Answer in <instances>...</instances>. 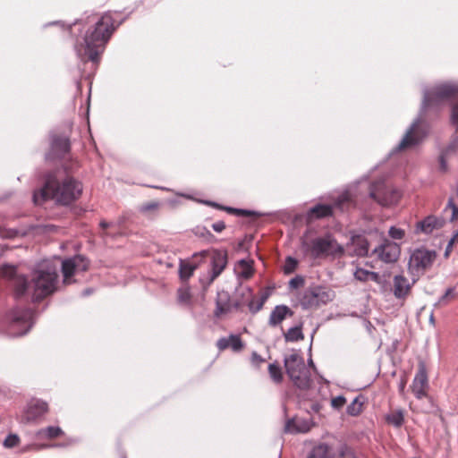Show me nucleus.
<instances>
[{"mask_svg": "<svg viewBox=\"0 0 458 458\" xmlns=\"http://www.w3.org/2000/svg\"><path fill=\"white\" fill-rule=\"evenodd\" d=\"M119 12H106L103 14L92 13L75 20L64 26L73 40V49L78 58L84 64L90 62L95 69L98 66L102 54L114 31L128 18L118 19Z\"/></svg>", "mask_w": 458, "mask_h": 458, "instance_id": "nucleus-1", "label": "nucleus"}, {"mask_svg": "<svg viewBox=\"0 0 458 458\" xmlns=\"http://www.w3.org/2000/svg\"><path fill=\"white\" fill-rule=\"evenodd\" d=\"M0 273L13 280V293L16 301L30 300L38 303L57 289L58 274L54 265L40 267L34 271L30 280L24 275H17V267L13 265H3Z\"/></svg>", "mask_w": 458, "mask_h": 458, "instance_id": "nucleus-2", "label": "nucleus"}, {"mask_svg": "<svg viewBox=\"0 0 458 458\" xmlns=\"http://www.w3.org/2000/svg\"><path fill=\"white\" fill-rule=\"evenodd\" d=\"M458 96V85L443 83L426 89L420 111V116L414 120L406 131L404 137L396 146L395 151H401L407 148L420 144L425 133L420 134L418 127L422 121V116L429 109L439 111L445 102L450 101Z\"/></svg>", "mask_w": 458, "mask_h": 458, "instance_id": "nucleus-3", "label": "nucleus"}, {"mask_svg": "<svg viewBox=\"0 0 458 458\" xmlns=\"http://www.w3.org/2000/svg\"><path fill=\"white\" fill-rule=\"evenodd\" d=\"M63 180L57 177L56 173L49 172L45 175L41 196L44 200L53 199L57 205L69 206L76 201L82 194V183L68 174Z\"/></svg>", "mask_w": 458, "mask_h": 458, "instance_id": "nucleus-4", "label": "nucleus"}, {"mask_svg": "<svg viewBox=\"0 0 458 458\" xmlns=\"http://www.w3.org/2000/svg\"><path fill=\"white\" fill-rule=\"evenodd\" d=\"M285 372L293 386L300 390H309L312 386L310 369L305 365L303 357L298 351L293 350L284 359Z\"/></svg>", "mask_w": 458, "mask_h": 458, "instance_id": "nucleus-5", "label": "nucleus"}, {"mask_svg": "<svg viewBox=\"0 0 458 458\" xmlns=\"http://www.w3.org/2000/svg\"><path fill=\"white\" fill-rule=\"evenodd\" d=\"M33 311L29 307H15L4 316V323L9 335L21 336L29 332L32 327Z\"/></svg>", "mask_w": 458, "mask_h": 458, "instance_id": "nucleus-6", "label": "nucleus"}, {"mask_svg": "<svg viewBox=\"0 0 458 458\" xmlns=\"http://www.w3.org/2000/svg\"><path fill=\"white\" fill-rule=\"evenodd\" d=\"M377 241L371 249L370 257L386 264L395 263L401 255L400 244L389 240L382 231L375 233Z\"/></svg>", "mask_w": 458, "mask_h": 458, "instance_id": "nucleus-7", "label": "nucleus"}, {"mask_svg": "<svg viewBox=\"0 0 458 458\" xmlns=\"http://www.w3.org/2000/svg\"><path fill=\"white\" fill-rule=\"evenodd\" d=\"M378 229L374 228L364 231L361 233H352L350 242L345 244V255L367 257L370 256L371 249L377 241L375 233H378Z\"/></svg>", "mask_w": 458, "mask_h": 458, "instance_id": "nucleus-8", "label": "nucleus"}, {"mask_svg": "<svg viewBox=\"0 0 458 458\" xmlns=\"http://www.w3.org/2000/svg\"><path fill=\"white\" fill-rule=\"evenodd\" d=\"M49 149L45 155L47 161L61 160L71 151L70 135L63 131L49 133Z\"/></svg>", "mask_w": 458, "mask_h": 458, "instance_id": "nucleus-9", "label": "nucleus"}, {"mask_svg": "<svg viewBox=\"0 0 458 458\" xmlns=\"http://www.w3.org/2000/svg\"><path fill=\"white\" fill-rule=\"evenodd\" d=\"M437 252L424 247L416 248L410 255L408 269L411 275L424 273L430 268L436 260Z\"/></svg>", "mask_w": 458, "mask_h": 458, "instance_id": "nucleus-10", "label": "nucleus"}, {"mask_svg": "<svg viewBox=\"0 0 458 458\" xmlns=\"http://www.w3.org/2000/svg\"><path fill=\"white\" fill-rule=\"evenodd\" d=\"M369 197L382 207H390L398 203L401 193L383 182H374L369 187Z\"/></svg>", "mask_w": 458, "mask_h": 458, "instance_id": "nucleus-11", "label": "nucleus"}, {"mask_svg": "<svg viewBox=\"0 0 458 458\" xmlns=\"http://www.w3.org/2000/svg\"><path fill=\"white\" fill-rule=\"evenodd\" d=\"M310 252L312 257L318 258L323 254L344 252V247L338 244L331 234H327L312 240Z\"/></svg>", "mask_w": 458, "mask_h": 458, "instance_id": "nucleus-12", "label": "nucleus"}, {"mask_svg": "<svg viewBox=\"0 0 458 458\" xmlns=\"http://www.w3.org/2000/svg\"><path fill=\"white\" fill-rule=\"evenodd\" d=\"M329 301V294L320 286L306 289L300 299V304L304 310L317 308Z\"/></svg>", "mask_w": 458, "mask_h": 458, "instance_id": "nucleus-13", "label": "nucleus"}, {"mask_svg": "<svg viewBox=\"0 0 458 458\" xmlns=\"http://www.w3.org/2000/svg\"><path fill=\"white\" fill-rule=\"evenodd\" d=\"M344 456V444L339 442L336 445L333 443L324 442L312 447L306 458H335L336 455Z\"/></svg>", "mask_w": 458, "mask_h": 458, "instance_id": "nucleus-14", "label": "nucleus"}, {"mask_svg": "<svg viewBox=\"0 0 458 458\" xmlns=\"http://www.w3.org/2000/svg\"><path fill=\"white\" fill-rule=\"evenodd\" d=\"M428 387V379L427 369L424 362H420L418 370L411 385V391L415 397L419 400L423 399L428 395L427 389Z\"/></svg>", "mask_w": 458, "mask_h": 458, "instance_id": "nucleus-15", "label": "nucleus"}, {"mask_svg": "<svg viewBox=\"0 0 458 458\" xmlns=\"http://www.w3.org/2000/svg\"><path fill=\"white\" fill-rule=\"evenodd\" d=\"M228 254L226 250H213L211 257V275L209 283L218 277L227 266Z\"/></svg>", "mask_w": 458, "mask_h": 458, "instance_id": "nucleus-16", "label": "nucleus"}, {"mask_svg": "<svg viewBox=\"0 0 458 458\" xmlns=\"http://www.w3.org/2000/svg\"><path fill=\"white\" fill-rule=\"evenodd\" d=\"M48 411V403L42 400L31 401L25 411L24 418L27 422H36Z\"/></svg>", "mask_w": 458, "mask_h": 458, "instance_id": "nucleus-17", "label": "nucleus"}, {"mask_svg": "<svg viewBox=\"0 0 458 458\" xmlns=\"http://www.w3.org/2000/svg\"><path fill=\"white\" fill-rule=\"evenodd\" d=\"M233 305L234 310H242L244 306H248L250 311V306H255V296L250 287H245L235 291Z\"/></svg>", "mask_w": 458, "mask_h": 458, "instance_id": "nucleus-18", "label": "nucleus"}, {"mask_svg": "<svg viewBox=\"0 0 458 458\" xmlns=\"http://www.w3.org/2000/svg\"><path fill=\"white\" fill-rule=\"evenodd\" d=\"M444 225V218L430 215L416 223L415 233L428 235L432 233L434 230L442 228Z\"/></svg>", "mask_w": 458, "mask_h": 458, "instance_id": "nucleus-19", "label": "nucleus"}, {"mask_svg": "<svg viewBox=\"0 0 458 458\" xmlns=\"http://www.w3.org/2000/svg\"><path fill=\"white\" fill-rule=\"evenodd\" d=\"M233 299L226 291L218 292L216 298V309L214 317L219 318L221 316L230 313L233 310Z\"/></svg>", "mask_w": 458, "mask_h": 458, "instance_id": "nucleus-20", "label": "nucleus"}, {"mask_svg": "<svg viewBox=\"0 0 458 458\" xmlns=\"http://www.w3.org/2000/svg\"><path fill=\"white\" fill-rule=\"evenodd\" d=\"M415 281L410 283L403 275H396L393 279V293L395 298L404 300L411 290Z\"/></svg>", "mask_w": 458, "mask_h": 458, "instance_id": "nucleus-21", "label": "nucleus"}, {"mask_svg": "<svg viewBox=\"0 0 458 458\" xmlns=\"http://www.w3.org/2000/svg\"><path fill=\"white\" fill-rule=\"evenodd\" d=\"M334 208L330 204H316L307 211L306 220L312 223L317 219L330 217L333 216Z\"/></svg>", "mask_w": 458, "mask_h": 458, "instance_id": "nucleus-22", "label": "nucleus"}, {"mask_svg": "<svg viewBox=\"0 0 458 458\" xmlns=\"http://www.w3.org/2000/svg\"><path fill=\"white\" fill-rule=\"evenodd\" d=\"M293 311L286 305H276L270 313L268 325L276 327L280 325L287 317H293Z\"/></svg>", "mask_w": 458, "mask_h": 458, "instance_id": "nucleus-23", "label": "nucleus"}, {"mask_svg": "<svg viewBox=\"0 0 458 458\" xmlns=\"http://www.w3.org/2000/svg\"><path fill=\"white\" fill-rule=\"evenodd\" d=\"M216 347L220 351L231 348L233 352H240L243 349L244 344L239 335H230L228 338L222 337L218 339Z\"/></svg>", "mask_w": 458, "mask_h": 458, "instance_id": "nucleus-24", "label": "nucleus"}, {"mask_svg": "<svg viewBox=\"0 0 458 458\" xmlns=\"http://www.w3.org/2000/svg\"><path fill=\"white\" fill-rule=\"evenodd\" d=\"M310 429L309 421L296 417L287 420L284 425V432L290 434L306 433Z\"/></svg>", "mask_w": 458, "mask_h": 458, "instance_id": "nucleus-25", "label": "nucleus"}, {"mask_svg": "<svg viewBox=\"0 0 458 458\" xmlns=\"http://www.w3.org/2000/svg\"><path fill=\"white\" fill-rule=\"evenodd\" d=\"M368 403V397L362 394H359L350 404L345 408V413L350 416H359L362 413L365 404Z\"/></svg>", "mask_w": 458, "mask_h": 458, "instance_id": "nucleus-26", "label": "nucleus"}, {"mask_svg": "<svg viewBox=\"0 0 458 458\" xmlns=\"http://www.w3.org/2000/svg\"><path fill=\"white\" fill-rule=\"evenodd\" d=\"M75 260L73 259V257L65 259L62 262V273H63V283L64 284H71L74 281L72 280V276L75 275L76 271V265Z\"/></svg>", "mask_w": 458, "mask_h": 458, "instance_id": "nucleus-27", "label": "nucleus"}, {"mask_svg": "<svg viewBox=\"0 0 458 458\" xmlns=\"http://www.w3.org/2000/svg\"><path fill=\"white\" fill-rule=\"evenodd\" d=\"M386 422L396 428H401L404 423V411L402 409H396L385 417Z\"/></svg>", "mask_w": 458, "mask_h": 458, "instance_id": "nucleus-28", "label": "nucleus"}, {"mask_svg": "<svg viewBox=\"0 0 458 458\" xmlns=\"http://www.w3.org/2000/svg\"><path fill=\"white\" fill-rule=\"evenodd\" d=\"M192 232L197 237L202 239L208 243L213 244L218 242V239L205 226L198 225L192 230Z\"/></svg>", "mask_w": 458, "mask_h": 458, "instance_id": "nucleus-29", "label": "nucleus"}, {"mask_svg": "<svg viewBox=\"0 0 458 458\" xmlns=\"http://www.w3.org/2000/svg\"><path fill=\"white\" fill-rule=\"evenodd\" d=\"M274 289V286H267L262 290L259 300L257 301V303L255 302V306H250L251 314H256L263 309L265 302L271 296Z\"/></svg>", "mask_w": 458, "mask_h": 458, "instance_id": "nucleus-30", "label": "nucleus"}, {"mask_svg": "<svg viewBox=\"0 0 458 458\" xmlns=\"http://www.w3.org/2000/svg\"><path fill=\"white\" fill-rule=\"evenodd\" d=\"M223 210H225L228 214L234 215L237 216L258 218L262 216L261 213L257 212V211L243 209V208H236L227 207V206H224Z\"/></svg>", "mask_w": 458, "mask_h": 458, "instance_id": "nucleus-31", "label": "nucleus"}, {"mask_svg": "<svg viewBox=\"0 0 458 458\" xmlns=\"http://www.w3.org/2000/svg\"><path fill=\"white\" fill-rule=\"evenodd\" d=\"M198 265L191 264L189 262L180 261L179 276L182 281H187L197 269Z\"/></svg>", "mask_w": 458, "mask_h": 458, "instance_id": "nucleus-32", "label": "nucleus"}, {"mask_svg": "<svg viewBox=\"0 0 458 458\" xmlns=\"http://www.w3.org/2000/svg\"><path fill=\"white\" fill-rule=\"evenodd\" d=\"M284 336L286 342H298L303 340L304 335L301 331V324L289 328L287 332L284 334Z\"/></svg>", "mask_w": 458, "mask_h": 458, "instance_id": "nucleus-33", "label": "nucleus"}, {"mask_svg": "<svg viewBox=\"0 0 458 458\" xmlns=\"http://www.w3.org/2000/svg\"><path fill=\"white\" fill-rule=\"evenodd\" d=\"M269 377L276 384H281L284 377L280 365L276 361L268 365Z\"/></svg>", "mask_w": 458, "mask_h": 458, "instance_id": "nucleus-34", "label": "nucleus"}, {"mask_svg": "<svg viewBox=\"0 0 458 458\" xmlns=\"http://www.w3.org/2000/svg\"><path fill=\"white\" fill-rule=\"evenodd\" d=\"M238 265L242 268L241 276L244 279L250 278L254 274L253 260L241 259Z\"/></svg>", "mask_w": 458, "mask_h": 458, "instance_id": "nucleus-35", "label": "nucleus"}, {"mask_svg": "<svg viewBox=\"0 0 458 458\" xmlns=\"http://www.w3.org/2000/svg\"><path fill=\"white\" fill-rule=\"evenodd\" d=\"M73 259H76L75 265L77 272H86L89 268L90 262L85 256L75 255L73 256Z\"/></svg>", "mask_w": 458, "mask_h": 458, "instance_id": "nucleus-36", "label": "nucleus"}, {"mask_svg": "<svg viewBox=\"0 0 458 458\" xmlns=\"http://www.w3.org/2000/svg\"><path fill=\"white\" fill-rule=\"evenodd\" d=\"M41 432L44 433L46 437L48 439H54L64 434L63 429L57 426H48L42 429Z\"/></svg>", "mask_w": 458, "mask_h": 458, "instance_id": "nucleus-37", "label": "nucleus"}, {"mask_svg": "<svg viewBox=\"0 0 458 458\" xmlns=\"http://www.w3.org/2000/svg\"><path fill=\"white\" fill-rule=\"evenodd\" d=\"M160 208V203L158 201H150L143 203L140 208L139 211L142 214L147 213H157Z\"/></svg>", "mask_w": 458, "mask_h": 458, "instance_id": "nucleus-38", "label": "nucleus"}, {"mask_svg": "<svg viewBox=\"0 0 458 458\" xmlns=\"http://www.w3.org/2000/svg\"><path fill=\"white\" fill-rule=\"evenodd\" d=\"M298 266V260L293 257H287L284 265V273L290 275L295 271Z\"/></svg>", "mask_w": 458, "mask_h": 458, "instance_id": "nucleus-39", "label": "nucleus"}, {"mask_svg": "<svg viewBox=\"0 0 458 458\" xmlns=\"http://www.w3.org/2000/svg\"><path fill=\"white\" fill-rule=\"evenodd\" d=\"M19 444H20V437L16 434H9L4 441V446L6 448L15 447Z\"/></svg>", "mask_w": 458, "mask_h": 458, "instance_id": "nucleus-40", "label": "nucleus"}, {"mask_svg": "<svg viewBox=\"0 0 458 458\" xmlns=\"http://www.w3.org/2000/svg\"><path fill=\"white\" fill-rule=\"evenodd\" d=\"M369 273V270L357 267L353 271V276L358 281L368 282L369 281V277H368Z\"/></svg>", "mask_w": 458, "mask_h": 458, "instance_id": "nucleus-41", "label": "nucleus"}, {"mask_svg": "<svg viewBox=\"0 0 458 458\" xmlns=\"http://www.w3.org/2000/svg\"><path fill=\"white\" fill-rule=\"evenodd\" d=\"M388 235L393 240H402L405 236V232L402 228L396 226H391L388 231Z\"/></svg>", "mask_w": 458, "mask_h": 458, "instance_id": "nucleus-42", "label": "nucleus"}, {"mask_svg": "<svg viewBox=\"0 0 458 458\" xmlns=\"http://www.w3.org/2000/svg\"><path fill=\"white\" fill-rule=\"evenodd\" d=\"M450 208L452 210V216L450 217V221L453 222L458 219V207L455 205L454 198L450 197L448 199L445 209Z\"/></svg>", "mask_w": 458, "mask_h": 458, "instance_id": "nucleus-43", "label": "nucleus"}, {"mask_svg": "<svg viewBox=\"0 0 458 458\" xmlns=\"http://www.w3.org/2000/svg\"><path fill=\"white\" fill-rule=\"evenodd\" d=\"M191 299L189 289L180 288L178 290V301L180 303H190Z\"/></svg>", "mask_w": 458, "mask_h": 458, "instance_id": "nucleus-44", "label": "nucleus"}, {"mask_svg": "<svg viewBox=\"0 0 458 458\" xmlns=\"http://www.w3.org/2000/svg\"><path fill=\"white\" fill-rule=\"evenodd\" d=\"M408 383V377L405 374L402 375L398 383V393L402 398L406 397V385Z\"/></svg>", "mask_w": 458, "mask_h": 458, "instance_id": "nucleus-45", "label": "nucleus"}, {"mask_svg": "<svg viewBox=\"0 0 458 458\" xmlns=\"http://www.w3.org/2000/svg\"><path fill=\"white\" fill-rule=\"evenodd\" d=\"M305 280L301 276H296L289 281V286L293 289H297L304 285Z\"/></svg>", "mask_w": 458, "mask_h": 458, "instance_id": "nucleus-46", "label": "nucleus"}, {"mask_svg": "<svg viewBox=\"0 0 458 458\" xmlns=\"http://www.w3.org/2000/svg\"><path fill=\"white\" fill-rule=\"evenodd\" d=\"M450 122L454 126L458 128V102L454 104L452 106Z\"/></svg>", "mask_w": 458, "mask_h": 458, "instance_id": "nucleus-47", "label": "nucleus"}, {"mask_svg": "<svg viewBox=\"0 0 458 458\" xmlns=\"http://www.w3.org/2000/svg\"><path fill=\"white\" fill-rule=\"evenodd\" d=\"M458 241V231L454 232L453 237L450 239L449 242L447 243V246L445 248L444 256L445 258H448L450 253L452 252L454 244Z\"/></svg>", "mask_w": 458, "mask_h": 458, "instance_id": "nucleus-48", "label": "nucleus"}, {"mask_svg": "<svg viewBox=\"0 0 458 458\" xmlns=\"http://www.w3.org/2000/svg\"><path fill=\"white\" fill-rule=\"evenodd\" d=\"M250 361L254 367L259 368L265 362V359L262 358L257 352H252Z\"/></svg>", "mask_w": 458, "mask_h": 458, "instance_id": "nucleus-49", "label": "nucleus"}, {"mask_svg": "<svg viewBox=\"0 0 458 458\" xmlns=\"http://www.w3.org/2000/svg\"><path fill=\"white\" fill-rule=\"evenodd\" d=\"M331 405L333 408L337 409V410L344 407V395L341 394V395L332 398Z\"/></svg>", "mask_w": 458, "mask_h": 458, "instance_id": "nucleus-50", "label": "nucleus"}, {"mask_svg": "<svg viewBox=\"0 0 458 458\" xmlns=\"http://www.w3.org/2000/svg\"><path fill=\"white\" fill-rule=\"evenodd\" d=\"M226 227L224 221L220 220L212 225V228L216 233H221Z\"/></svg>", "mask_w": 458, "mask_h": 458, "instance_id": "nucleus-51", "label": "nucleus"}, {"mask_svg": "<svg viewBox=\"0 0 458 458\" xmlns=\"http://www.w3.org/2000/svg\"><path fill=\"white\" fill-rule=\"evenodd\" d=\"M368 277H369V281H372L377 284H381V276L377 272L369 271Z\"/></svg>", "mask_w": 458, "mask_h": 458, "instance_id": "nucleus-52", "label": "nucleus"}, {"mask_svg": "<svg viewBox=\"0 0 458 458\" xmlns=\"http://www.w3.org/2000/svg\"><path fill=\"white\" fill-rule=\"evenodd\" d=\"M204 203L209 207H212L214 208L220 209V210H223V208H224L223 205L216 203L215 201H211V200H206Z\"/></svg>", "mask_w": 458, "mask_h": 458, "instance_id": "nucleus-53", "label": "nucleus"}, {"mask_svg": "<svg viewBox=\"0 0 458 458\" xmlns=\"http://www.w3.org/2000/svg\"><path fill=\"white\" fill-rule=\"evenodd\" d=\"M439 161H440V168H441V170L445 172L447 166H446V162H445V157H444L443 155L440 156Z\"/></svg>", "mask_w": 458, "mask_h": 458, "instance_id": "nucleus-54", "label": "nucleus"}, {"mask_svg": "<svg viewBox=\"0 0 458 458\" xmlns=\"http://www.w3.org/2000/svg\"><path fill=\"white\" fill-rule=\"evenodd\" d=\"M344 455H345V458H357V456L354 454V453L351 449L347 448L346 446H345Z\"/></svg>", "mask_w": 458, "mask_h": 458, "instance_id": "nucleus-55", "label": "nucleus"}, {"mask_svg": "<svg viewBox=\"0 0 458 458\" xmlns=\"http://www.w3.org/2000/svg\"><path fill=\"white\" fill-rule=\"evenodd\" d=\"M99 226H100L102 229L106 230V229H107V228H109V227L113 226V224H112V223H108V222H106V221H105V220H102V221H100V223H99Z\"/></svg>", "mask_w": 458, "mask_h": 458, "instance_id": "nucleus-56", "label": "nucleus"}, {"mask_svg": "<svg viewBox=\"0 0 458 458\" xmlns=\"http://www.w3.org/2000/svg\"><path fill=\"white\" fill-rule=\"evenodd\" d=\"M453 289L452 288H448L445 292V293L441 297L440 299V301L445 300L449 294H451L453 293Z\"/></svg>", "mask_w": 458, "mask_h": 458, "instance_id": "nucleus-57", "label": "nucleus"}, {"mask_svg": "<svg viewBox=\"0 0 458 458\" xmlns=\"http://www.w3.org/2000/svg\"><path fill=\"white\" fill-rule=\"evenodd\" d=\"M119 456L120 458H127L126 452L123 448H120L119 450Z\"/></svg>", "mask_w": 458, "mask_h": 458, "instance_id": "nucleus-58", "label": "nucleus"}, {"mask_svg": "<svg viewBox=\"0 0 458 458\" xmlns=\"http://www.w3.org/2000/svg\"><path fill=\"white\" fill-rule=\"evenodd\" d=\"M207 254H208V251H207V250H202V251H201V252H199V253H195V254L193 255V257H196V256H198V255L206 256Z\"/></svg>", "mask_w": 458, "mask_h": 458, "instance_id": "nucleus-59", "label": "nucleus"}, {"mask_svg": "<svg viewBox=\"0 0 458 458\" xmlns=\"http://www.w3.org/2000/svg\"><path fill=\"white\" fill-rule=\"evenodd\" d=\"M76 86H77L78 91H81V84L80 81H76Z\"/></svg>", "mask_w": 458, "mask_h": 458, "instance_id": "nucleus-60", "label": "nucleus"}, {"mask_svg": "<svg viewBox=\"0 0 458 458\" xmlns=\"http://www.w3.org/2000/svg\"><path fill=\"white\" fill-rule=\"evenodd\" d=\"M344 201V194L338 196V204L341 205V203Z\"/></svg>", "mask_w": 458, "mask_h": 458, "instance_id": "nucleus-61", "label": "nucleus"}, {"mask_svg": "<svg viewBox=\"0 0 458 458\" xmlns=\"http://www.w3.org/2000/svg\"><path fill=\"white\" fill-rule=\"evenodd\" d=\"M308 364H309V366H310V367H312L314 369H316V367H315V365H314V363H313V360H312L311 359H310V360H309Z\"/></svg>", "mask_w": 458, "mask_h": 458, "instance_id": "nucleus-62", "label": "nucleus"}, {"mask_svg": "<svg viewBox=\"0 0 458 458\" xmlns=\"http://www.w3.org/2000/svg\"><path fill=\"white\" fill-rule=\"evenodd\" d=\"M344 199H345V202H348L349 199H350V197H349V193H348V191L345 190V197H344Z\"/></svg>", "mask_w": 458, "mask_h": 458, "instance_id": "nucleus-63", "label": "nucleus"}, {"mask_svg": "<svg viewBox=\"0 0 458 458\" xmlns=\"http://www.w3.org/2000/svg\"><path fill=\"white\" fill-rule=\"evenodd\" d=\"M429 322H430L431 324H434V323H435V319H434L433 313H431V315H430Z\"/></svg>", "mask_w": 458, "mask_h": 458, "instance_id": "nucleus-64", "label": "nucleus"}]
</instances>
